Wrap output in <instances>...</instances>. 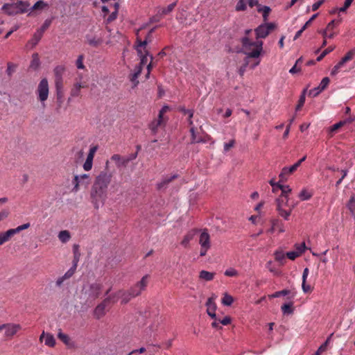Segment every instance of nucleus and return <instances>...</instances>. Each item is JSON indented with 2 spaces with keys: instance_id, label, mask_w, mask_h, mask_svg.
<instances>
[{
  "instance_id": "obj_41",
  "label": "nucleus",
  "mask_w": 355,
  "mask_h": 355,
  "mask_svg": "<svg viewBox=\"0 0 355 355\" xmlns=\"http://www.w3.org/2000/svg\"><path fill=\"white\" fill-rule=\"evenodd\" d=\"M335 49V46H331L324 49L322 53L317 58L316 61L320 62L321 61L324 56H326L328 53L333 51Z\"/></svg>"
},
{
  "instance_id": "obj_25",
  "label": "nucleus",
  "mask_w": 355,
  "mask_h": 355,
  "mask_svg": "<svg viewBox=\"0 0 355 355\" xmlns=\"http://www.w3.org/2000/svg\"><path fill=\"white\" fill-rule=\"evenodd\" d=\"M214 299H215L214 297H209L206 302L205 305L207 306V313L216 312L217 306L214 302Z\"/></svg>"
},
{
  "instance_id": "obj_35",
  "label": "nucleus",
  "mask_w": 355,
  "mask_h": 355,
  "mask_svg": "<svg viewBox=\"0 0 355 355\" xmlns=\"http://www.w3.org/2000/svg\"><path fill=\"white\" fill-rule=\"evenodd\" d=\"M176 5H177V1H175V2L169 4L166 8H162L161 9L160 14L162 15H166L169 14L170 12H171L173 10V9L176 6Z\"/></svg>"
},
{
  "instance_id": "obj_63",
  "label": "nucleus",
  "mask_w": 355,
  "mask_h": 355,
  "mask_svg": "<svg viewBox=\"0 0 355 355\" xmlns=\"http://www.w3.org/2000/svg\"><path fill=\"white\" fill-rule=\"evenodd\" d=\"M83 55H80L76 60V67L78 69H84L85 68V66L83 64Z\"/></svg>"
},
{
  "instance_id": "obj_8",
  "label": "nucleus",
  "mask_w": 355,
  "mask_h": 355,
  "mask_svg": "<svg viewBox=\"0 0 355 355\" xmlns=\"http://www.w3.org/2000/svg\"><path fill=\"white\" fill-rule=\"evenodd\" d=\"M103 286L98 283H94L89 285L88 291L85 292L87 298L96 300L99 297L101 294Z\"/></svg>"
},
{
  "instance_id": "obj_58",
  "label": "nucleus",
  "mask_w": 355,
  "mask_h": 355,
  "mask_svg": "<svg viewBox=\"0 0 355 355\" xmlns=\"http://www.w3.org/2000/svg\"><path fill=\"white\" fill-rule=\"evenodd\" d=\"M274 255L275 260L279 262H282L285 258V254L282 251H276Z\"/></svg>"
},
{
  "instance_id": "obj_15",
  "label": "nucleus",
  "mask_w": 355,
  "mask_h": 355,
  "mask_svg": "<svg viewBox=\"0 0 355 355\" xmlns=\"http://www.w3.org/2000/svg\"><path fill=\"white\" fill-rule=\"evenodd\" d=\"M87 44L93 47L97 48L103 42V39L101 37H96L87 35L86 36Z\"/></svg>"
},
{
  "instance_id": "obj_24",
  "label": "nucleus",
  "mask_w": 355,
  "mask_h": 355,
  "mask_svg": "<svg viewBox=\"0 0 355 355\" xmlns=\"http://www.w3.org/2000/svg\"><path fill=\"white\" fill-rule=\"evenodd\" d=\"M118 295H120V297L121 298V304H127L131 298L134 297L130 295V293L128 291H123L119 290L118 291Z\"/></svg>"
},
{
  "instance_id": "obj_53",
  "label": "nucleus",
  "mask_w": 355,
  "mask_h": 355,
  "mask_svg": "<svg viewBox=\"0 0 355 355\" xmlns=\"http://www.w3.org/2000/svg\"><path fill=\"white\" fill-rule=\"evenodd\" d=\"M225 275L227 277H236L239 275L238 271L233 268H230L225 271Z\"/></svg>"
},
{
  "instance_id": "obj_17",
  "label": "nucleus",
  "mask_w": 355,
  "mask_h": 355,
  "mask_svg": "<svg viewBox=\"0 0 355 355\" xmlns=\"http://www.w3.org/2000/svg\"><path fill=\"white\" fill-rule=\"evenodd\" d=\"M199 244L200 246L211 247L210 236L207 230H205L200 235Z\"/></svg>"
},
{
  "instance_id": "obj_40",
  "label": "nucleus",
  "mask_w": 355,
  "mask_h": 355,
  "mask_svg": "<svg viewBox=\"0 0 355 355\" xmlns=\"http://www.w3.org/2000/svg\"><path fill=\"white\" fill-rule=\"evenodd\" d=\"M288 170L287 169V167H284L282 169L281 173L279 175V182H284L287 180V176L291 175V173H288Z\"/></svg>"
},
{
  "instance_id": "obj_59",
  "label": "nucleus",
  "mask_w": 355,
  "mask_h": 355,
  "mask_svg": "<svg viewBox=\"0 0 355 355\" xmlns=\"http://www.w3.org/2000/svg\"><path fill=\"white\" fill-rule=\"evenodd\" d=\"M300 256V252H297V251H291L286 253V257L291 260H295Z\"/></svg>"
},
{
  "instance_id": "obj_49",
  "label": "nucleus",
  "mask_w": 355,
  "mask_h": 355,
  "mask_svg": "<svg viewBox=\"0 0 355 355\" xmlns=\"http://www.w3.org/2000/svg\"><path fill=\"white\" fill-rule=\"evenodd\" d=\"M58 337L64 344H66V345L69 344V340H70L69 337L68 336V335L63 334L60 329V331L58 332Z\"/></svg>"
},
{
  "instance_id": "obj_13",
  "label": "nucleus",
  "mask_w": 355,
  "mask_h": 355,
  "mask_svg": "<svg viewBox=\"0 0 355 355\" xmlns=\"http://www.w3.org/2000/svg\"><path fill=\"white\" fill-rule=\"evenodd\" d=\"M65 71V67L62 65L56 66L54 69V76H55V84L60 85V83H63L62 76Z\"/></svg>"
},
{
  "instance_id": "obj_64",
  "label": "nucleus",
  "mask_w": 355,
  "mask_h": 355,
  "mask_svg": "<svg viewBox=\"0 0 355 355\" xmlns=\"http://www.w3.org/2000/svg\"><path fill=\"white\" fill-rule=\"evenodd\" d=\"M302 288L304 293H309L313 290L310 285L306 284V281H302Z\"/></svg>"
},
{
  "instance_id": "obj_36",
  "label": "nucleus",
  "mask_w": 355,
  "mask_h": 355,
  "mask_svg": "<svg viewBox=\"0 0 355 355\" xmlns=\"http://www.w3.org/2000/svg\"><path fill=\"white\" fill-rule=\"evenodd\" d=\"M234 302V298L232 295L225 293L222 299V304L225 306H231Z\"/></svg>"
},
{
  "instance_id": "obj_23",
  "label": "nucleus",
  "mask_w": 355,
  "mask_h": 355,
  "mask_svg": "<svg viewBox=\"0 0 355 355\" xmlns=\"http://www.w3.org/2000/svg\"><path fill=\"white\" fill-rule=\"evenodd\" d=\"M75 271H76V270H73L72 268H71L67 272H65V274L63 276L59 277L56 280V282H55L56 286H60L64 280L69 279L70 277H71L73 275V274L75 273Z\"/></svg>"
},
{
  "instance_id": "obj_19",
  "label": "nucleus",
  "mask_w": 355,
  "mask_h": 355,
  "mask_svg": "<svg viewBox=\"0 0 355 355\" xmlns=\"http://www.w3.org/2000/svg\"><path fill=\"white\" fill-rule=\"evenodd\" d=\"M178 175L175 174V175L171 176L170 178H164L160 182L157 184V185H156L157 189L160 191L162 189L166 188L170 182H171L175 179L178 178Z\"/></svg>"
},
{
  "instance_id": "obj_18",
  "label": "nucleus",
  "mask_w": 355,
  "mask_h": 355,
  "mask_svg": "<svg viewBox=\"0 0 355 355\" xmlns=\"http://www.w3.org/2000/svg\"><path fill=\"white\" fill-rule=\"evenodd\" d=\"M15 234H17V232L15 229H10L5 232L0 233V245L8 241Z\"/></svg>"
},
{
  "instance_id": "obj_3",
  "label": "nucleus",
  "mask_w": 355,
  "mask_h": 355,
  "mask_svg": "<svg viewBox=\"0 0 355 355\" xmlns=\"http://www.w3.org/2000/svg\"><path fill=\"white\" fill-rule=\"evenodd\" d=\"M29 8L30 3L28 1L19 0L12 3H5L1 9L8 15H15L26 12Z\"/></svg>"
},
{
  "instance_id": "obj_28",
  "label": "nucleus",
  "mask_w": 355,
  "mask_h": 355,
  "mask_svg": "<svg viewBox=\"0 0 355 355\" xmlns=\"http://www.w3.org/2000/svg\"><path fill=\"white\" fill-rule=\"evenodd\" d=\"M55 87L56 89L57 101L59 103H62L64 96L63 83H60V85L55 84Z\"/></svg>"
},
{
  "instance_id": "obj_47",
  "label": "nucleus",
  "mask_w": 355,
  "mask_h": 355,
  "mask_svg": "<svg viewBox=\"0 0 355 355\" xmlns=\"http://www.w3.org/2000/svg\"><path fill=\"white\" fill-rule=\"evenodd\" d=\"M312 194L309 192H308L306 189H303L300 193H299V198L301 200H306L311 198Z\"/></svg>"
},
{
  "instance_id": "obj_56",
  "label": "nucleus",
  "mask_w": 355,
  "mask_h": 355,
  "mask_svg": "<svg viewBox=\"0 0 355 355\" xmlns=\"http://www.w3.org/2000/svg\"><path fill=\"white\" fill-rule=\"evenodd\" d=\"M42 37V32H37L34 34L32 40H31V42H33V44L34 45L37 44L38 43V42L41 40Z\"/></svg>"
},
{
  "instance_id": "obj_10",
  "label": "nucleus",
  "mask_w": 355,
  "mask_h": 355,
  "mask_svg": "<svg viewBox=\"0 0 355 355\" xmlns=\"http://www.w3.org/2000/svg\"><path fill=\"white\" fill-rule=\"evenodd\" d=\"M110 302V297L105 298L94 310V315L96 319H100L105 315V307Z\"/></svg>"
},
{
  "instance_id": "obj_27",
  "label": "nucleus",
  "mask_w": 355,
  "mask_h": 355,
  "mask_svg": "<svg viewBox=\"0 0 355 355\" xmlns=\"http://www.w3.org/2000/svg\"><path fill=\"white\" fill-rule=\"evenodd\" d=\"M333 335L334 334H330L326 341L319 347L318 350L313 355H320L322 352H325Z\"/></svg>"
},
{
  "instance_id": "obj_9",
  "label": "nucleus",
  "mask_w": 355,
  "mask_h": 355,
  "mask_svg": "<svg viewBox=\"0 0 355 355\" xmlns=\"http://www.w3.org/2000/svg\"><path fill=\"white\" fill-rule=\"evenodd\" d=\"M340 20L336 21L335 19L331 20L324 30L318 31V33L322 34L324 38L329 37L332 39L334 37L336 33L333 31L334 28L336 25L339 24Z\"/></svg>"
},
{
  "instance_id": "obj_14",
  "label": "nucleus",
  "mask_w": 355,
  "mask_h": 355,
  "mask_svg": "<svg viewBox=\"0 0 355 355\" xmlns=\"http://www.w3.org/2000/svg\"><path fill=\"white\" fill-rule=\"evenodd\" d=\"M166 121L164 118H157V119H154L152 121L149 125L148 128L151 130L153 135H156L158 131V128L162 125H164Z\"/></svg>"
},
{
  "instance_id": "obj_7",
  "label": "nucleus",
  "mask_w": 355,
  "mask_h": 355,
  "mask_svg": "<svg viewBox=\"0 0 355 355\" xmlns=\"http://www.w3.org/2000/svg\"><path fill=\"white\" fill-rule=\"evenodd\" d=\"M49 90V83L47 79H42L38 85L37 89L38 98L41 102H44L48 98Z\"/></svg>"
},
{
  "instance_id": "obj_48",
  "label": "nucleus",
  "mask_w": 355,
  "mask_h": 355,
  "mask_svg": "<svg viewBox=\"0 0 355 355\" xmlns=\"http://www.w3.org/2000/svg\"><path fill=\"white\" fill-rule=\"evenodd\" d=\"M330 82V80L328 77H324L321 80L319 87V92H322L324 89H326V87L328 86L329 83Z\"/></svg>"
},
{
  "instance_id": "obj_5",
  "label": "nucleus",
  "mask_w": 355,
  "mask_h": 355,
  "mask_svg": "<svg viewBox=\"0 0 355 355\" xmlns=\"http://www.w3.org/2000/svg\"><path fill=\"white\" fill-rule=\"evenodd\" d=\"M178 110L180 112H181L182 113H183L184 114L189 115L188 122H189V125L191 126V129H190V132L191 135V144H196V143L203 142L204 140L202 139V137L197 136V135L196 134L195 128L193 126V121L191 119L193 116V110H187L184 107H182V106L178 107Z\"/></svg>"
},
{
  "instance_id": "obj_16",
  "label": "nucleus",
  "mask_w": 355,
  "mask_h": 355,
  "mask_svg": "<svg viewBox=\"0 0 355 355\" xmlns=\"http://www.w3.org/2000/svg\"><path fill=\"white\" fill-rule=\"evenodd\" d=\"M138 55L140 57V63L138 66H141L143 68V65H144L147 62V57L150 56V61L153 60V55L150 54L148 51L145 49L143 52L142 49H138Z\"/></svg>"
},
{
  "instance_id": "obj_34",
  "label": "nucleus",
  "mask_w": 355,
  "mask_h": 355,
  "mask_svg": "<svg viewBox=\"0 0 355 355\" xmlns=\"http://www.w3.org/2000/svg\"><path fill=\"white\" fill-rule=\"evenodd\" d=\"M40 64L39 55L37 53H33L32 55V61L31 62L30 67L37 69Z\"/></svg>"
},
{
  "instance_id": "obj_62",
  "label": "nucleus",
  "mask_w": 355,
  "mask_h": 355,
  "mask_svg": "<svg viewBox=\"0 0 355 355\" xmlns=\"http://www.w3.org/2000/svg\"><path fill=\"white\" fill-rule=\"evenodd\" d=\"M92 162H93V160L87 158L85 162L83 164V168L85 171L91 170V168L92 167Z\"/></svg>"
},
{
  "instance_id": "obj_51",
  "label": "nucleus",
  "mask_w": 355,
  "mask_h": 355,
  "mask_svg": "<svg viewBox=\"0 0 355 355\" xmlns=\"http://www.w3.org/2000/svg\"><path fill=\"white\" fill-rule=\"evenodd\" d=\"M290 293V291L287 289H284L280 291H277L274 293L273 294L269 295V297L273 298V297H279L281 295H286Z\"/></svg>"
},
{
  "instance_id": "obj_37",
  "label": "nucleus",
  "mask_w": 355,
  "mask_h": 355,
  "mask_svg": "<svg viewBox=\"0 0 355 355\" xmlns=\"http://www.w3.org/2000/svg\"><path fill=\"white\" fill-rule=\"evenodd\" d=\"M83 87V86L80 83H76L73 85V87H72L71 90V96L76 97L79 96L80 89Z\"/></svg>"
},
{
  "instance_id": "obj_32",
  "label": "nucleus",
  "mask_w": 355,
  "mask_h": 355,
  "mask_svg": "<svg viewBox=\"0 0 355 355\" xmlns=\"http://www.w3.org/2000/svg\"><path fill=\"white\" fill-rule=\"evenodd\" d=\"M282 311L284 314H291L293 313V302H291L282 306Z\"/></svg>"
},
{
  "instance_id": "obj_43",
  "label": "nucleus",
  "mask_w": 355,
  "mask_h": 355,
  "mask_svg": "<svg viewBox=\"0 0 355 355\" xmlns=\"http://www.w3.org/2000/svg\"><path fill=\"white\" fill-rule=\"evenodd\" d=\"M355 55V49L349 51L342 58L341 60L345 64L347 62L351 60Z\"/></svg>"
},
{
  "instance_id": "obj_52",
  "label": "nucleus",
  "mask_w": 355,
  "mask_h": 355,
  "mask_svg": "<svg viewBox=\"0 0 355 355\" xmlns=\"http://www.w3.org/2000/svg\"><path fill=\"white\" fill-rule=\"evenodd\" d=\"M347 208L352 213L354 212L355 210V196H352L347 205Z\"/></svg>"
},
{
  "instance_id": "obj_6",
  "label": "nucleus",
  "mask_w": 355,
  "mask_h": 355,
  "mask_svg": "<svg viewBox=\"0 0 355 355\" xmlns=\"http://www.w3.org/2000/svg\"><path fill=\"white\" fill-rule=\"evenodd\" d=\"M275 28L276 26L274 23H265L259 25L254 30L257 39L266 38Z\"/></svg>"
},
{
  "instance_id": "obj_55",
  "label": "nucleus",
  "mask_w": 355,
  "mask_h": 355,
  "mask_svg": "<svg viewBox=\"0 0 355 355\" xmlns=\"http://www.w3.org/2000/svg\"><path fill=\"white\" fill-rule=\"evenodd\" d=\"M147 45V41H141L140 39H139L138 37L137 38V41H136V49H137V51L138 52V49H141L142 47H144V50L146 49V46Z\"/></svg>"
},
{
  "instance_id": "obj_61",
  "label": "nucleus",
  "mask_w": 355,
  "mask_h": 355,
  "mask_svg": "<svg viewBox=\"0 0 355 355\" xmlns=\"http://www.w3.org/2000/svg\"><path fill=\"white\" fill-rule=\"evenodd\" d=\"M295 248L297 250V252H300V255H301L304 252V250L306 249L305 243L303 242L300 244H296Z\"/></svg>"
},
{
  "instance_id": "obj_39",
  "label": "nucleus",
  "mask_w": 355,
  "mask_h": 355,
  "mask_svg": "<svg viewBox=\"0 0 355 355\" xmlns=\"http://www.w3.org/2000/svg\"><path fill=\"white\" fill-rule=\"evenodd\" d=\"M148 278L149 275H146L141 278V279L139 282H138L136 284L141 289V291L145 290L146 287L147 286Z\"/></svg>"
},
{
  "instance_id": "obj_22",
  "label": "nucleus",
  "mask_w": 355,
  "mask_h": 355,
  "mask_svg": "<svg viewBox=\"0 0 355 355\" xmlns=\"http://www.w3.org/2000/svg\"><path fill=\"white\" fill-rule=\"evenodd\" d=\"M197 230H191L183 238L182 241H181V245H183L184 248H188L189 246V242L193 239L196 232Z\"/></svg>"
},
{
  "instance_id": "obj_20",
  "label": "nucleus",
  "mask_w": 355,
  "mask_h": 355,
  "mask_svg": "<svg viewBox=\"0 0 355 355\" xmlns=\"http://www.w3.org/2000/svg\"><path fill=\"white\" fill-rule=\"evenodd\" d=\"M44 336L46 337L45 345L49 347H54L55 345V340L53 336L50 334H45V333L43 331L42 334H41V336H40V342H42V339Z\"/></svg>"
},
{
  "instance_id": "obj_31",
  "label": "nucleus",
  "mask_w": 355,
  "mask_h": 355,
  "mask_svg": "<svg viewBox=\"0 0 355 355\" xmlns=\"http://www.w3.org/2000/svg\"><path fill=\"white\" fill-rule=\"evenodd\" d=\"M257 11L259 12H262L263 15V19L264 21H268V17L269 15L270 12L271 11V9L270 7L264 6H261L260 8H258Z\"/></svg>"
},
{
  "instance_id": "obj_60",
  "label": "nucleus",
  "mask_w": 355,
  "mask_h": 355,
  "mask_svg": "<svg viewBox=\"0 0 355 355\" xmlns=\"http://www.w3.org/2000/svg\"><path fill=\"white\" fill-rule=\"evenodd\" d=\"M354 0H345L343 7L339 8V12H345L347 8L351 6Z\"/></svg>"
},
{
  "instance_id": "obj_33",
  "label": "nucleus",
  "mask_w": 355,
  "mask_h": 355,
  "mask_svg": "<svg viewBox=\"0 0 355 355\" xmlns=\"http://www.w3.org/2000/svg\"><path fill=\"white\" fill-rule=\"evenodd\" d=\"M58 238L62 243H66L70 239L71 235L69 231L62 230L59 232Z\"/></svg>"
},
{
  "instance_id": "obj_11",
  "label": "nucleus",
  "mask_w": 355,
  "mask_h": 355,
  "mask_svg": "<svg viewBox=\"0 0 355 355\" xmlns=\"http://www.w3.org/2000/svg\"><path fill=\"white\" fill-rule=\"evenodd\" d=\"M73 183L74 187L73 188V191H78L79 190L80 184L85 185L87 187L89 184V175L87 174H83L81 175H75Z\"/></svg>"
},
{
  "instance_id": "obj_57",
  "label": "nucleus",
  "mask_w": 355,
  "mask_h": 355,
  "mask_svg": "<svg viewBox=\"0 0 355 355\" xmlns=\"http://www.w3.org/2000/svg\"><path fill=\"white\" fill-rule=\"evenodd\" d=\"M270 223L272 224V227L270 229L268 230V232L272 234L275 232V230L276 229V225L279 223V220L278 218H272L270 220Z\"/></svg>"
},
{
  "instance_id": "obj_45",
  "label": "nucleus",
  "mask_w": 355,
  "mask_h": 355,
  "mask_svg": "<svg viewBox=\"0 0 355 355\" xmlns=\"http://www.w3.org/2000/svg\"><path fill=\"white\" fill-rule=\"evenodd\" d=\"M344 124H345V122L340 121V122H338V123L331 125L329 128V135H330V137H332L333 136V133L334 132H336L337 130H338L340 128H341Z\"/></svg>"
},
{
  "instance_id": "obj_54",
  "label": "nucleus",
  "mask_w": 355,
  "mask_h": 355,
  "mask_svg": "<svg viewBox=\"0 0 355 355\" xmlns=\"http://www.w3.org/2000/svg\"><path fill=\"white\" fill-rule=\"evenodd\" d=\"M246 4L244 0H239L236 6L237 11H243L246 10Z\"/></svg>"
},
{
  "instance_id": "obj_12",
  "label": "nucleus",
  "mask_w": 355,
  "mask_h": 355,
  "mask_svg": "<svg viewBox=\"0 0 355 355\" xmlns=\"http://www.w3.org/2000/svg\"><path fill=\"white\" fill-rule=\"evenodd\" d=\"M3 329L6 330V336L12 337L21 329V326L18 324H5L0 326V331Z\"/></svg>"
},
{
  "instance_id": "obj_1",
  "label": "nucleus",
  "mask_w": 355,
  "mask_h": 355,
  "mask_svg": "<svg viewBox=\"0 0 355 355\" xmlns=\"http://www.w3.org/2000/svg\"><path fill=\"white\" fill-rule=\"evenodd\" d=\"M112 178V173L105 169L101 171L95 179L91 190L92 201L96 209L103 205L106 198L107 189L111 182Z\"/></svg>"
},
{
  "instance_id": "obj_46",
  "label": "nucleus",
  "mask_w": 355,
  "mask_h": 355,
  "mask_svg": "<svg viewBox=\"0 0 355 355\" xmlns=\"http://www.w3.org/2000/svg\"><path fill=\"white\" fill-rule=\"evenodd\" d=\"M306 91V89H304L303 91L302 94H301L300 97V99L298 101V103H297V105L296 106V108H295V110L297 111L300 110L302 108V107L304 105V104Z\"/></svg>"
},
{
  "instance_id": "obj_44",
  "label": "nucleus",
  "mask_w": 355,
  "mask_h": 355,
  "mask_svg": "<svg viewBox=\"0 0 355 355\" xmlns=\"http://www.w3.org/2000/svg\"><path fill=\"white\" fill-rule=\"evenodd\" d=\"M355 55V49L349 51L342 58L341 60L345 64L347 62L351 60Z\"/></svg>"
},
{
  "instance_id": "obj_50",
  "label": "nucleus",
  "mask_w": 355,
  "mask_h": 355,
  "mask_svg": "<svg viewBox=\"0 0 355 355\" xmlns=\"http://www.w3.org/2000/svg\"><path fill=\"white\" fill-rule=\"evenodd\" d=\"M16 67H17L16 64H15L12 62H8L6 72L9 77L12 76V74L15 71Z\"/></svg>"
},
{
  "instance_id": "obj_29",
  "label": "nucleus",
  "mask_w": 355,
  "mask_h": 355,
  "mask_svg": "<svg viewBox=\"0 0 355 355\" xmlns=\"http://www.w3.org/2000/svg\"><path fill=\"white\" fill-rule=\"evenodd\" d=\"M141 71L142 67L141 66H137L136 71L131 76L130 81L134 83L135 87L139 84L137 78L141 74Z\"/></svg>"
},
{
  "instance_id": "obj_30",
  "label": "nucleus",
  "mask_w": 355,
  "mask_h": 355,
  "mask_svg": "<svg viewBox=\"0 0 355 355\" xmlns=\"http://www.w3.org/2000/svg\"><path fill=\"white\" fill-rule=\"evenodd\" d=\"M49 7V4L42 0L37 1L29 10H43L46 8Z\"/></svg>"
},
{
  "instance_id": "obj_42",
  "label": "nucleus",
  "mask_w": 355,
  "mask_h": 355,
  "mask_svg": "<svg viewBox=\"0 0 355 355\" xmlns=\"http://www.w3.org/2000/svg\"><path fill=\"white\" fill-rule=\"evenodd\" d=\"M114 6L115 8V10L114 11H113L110 15L109 17H107V23H110L112 22V21H114V19H116V17H117V12H118V8H119V4L117 3H115L114 4Z\"/></svg>"
},
{
  "instance_id": "obj_38",
  "label": "nucleus",
  "mask_w": 355,
  "mask_h": 355,
  "mask_svg": "<svg viewBox=\"0 0 355 355\" xmlns=\"http://www.w3.org/2000/svg\"><path fill=\"white\" fill-rule=\"evenodd\" d=\"M128 291L130 293V295H132V296H133L134 297L139 296L142 292L141 289L136 284L134 286H132L128 290Z\"/></svg>"
},
{
  "instance_id": "obj_4",
  "label": "nucleus",
  "mask_w": 355,
  "mask_h": 355,
  "mask_svg": "<svg viewBox=\"0 0 355 355\" xmlns=\"http://www.w3.org/2000/svg\"><path fill=\"white\" fill-rule=\"evenodd\" d=\"M241 44L244 49L250 50L252 46H255V49L251 52H244L245 55H248V57H252V58H257L261 54V52L263 49V42L262 41H257V42H251L248 37H243L241 40Z\"/></svg>"
},
{
  "instance_id": "obj_2",
  "label": "nucleus",
  "mask_w": 355,
  "mask_h": 355,
  "mask_svg": "<svg viewBox=\"0 0 355 355\" xmlns=\"http://www.w3.org/2000/svg\"><path fill=\"white\" fill-rule=\"evenodd\" d=\"M278 188L282 191V193L279 198H277L275 200L277 204V211L279 213V215L283 217L285 220H288L289 216L291 214L293 209L295 207V205H291L288 209L286 210L282 209V205H281V202L284 200L285 198L284 204L287 205L288 202V195L291 192V189L288 185H282L278 184Z\"/></svg>"
},
{
  "instance_id": "obj_26",
  "label": "nucleus",
  "mask_w": 355,
  "mask_h": 355,
  "mask_svg": "<svg viewBox=\"0 0 355 355\" xmlns=\"http://www.w3.org/2000/svg\"><path fill=\"white\" fill-rule=\"evenodd\" d=\"M215 273L207 270H201L199 273V278L205 281H211L214 278Z\"/></svg>"
},
{
  "instance_id": "obj_21",
  "label": "nucleus",
  "mask_w": 355,
  "mask_h": 355,
  "mask_svg": "<svg viewBox=\"0 0 355 355\" xmlns=\"http://www.w3.org/2000/svg\"><path fill=\"white\" fill-rule=\"evenodd\" d=\"M73 266L71 268L73 270H76L78 263L79 261L80 257V252H79V245L74 244L73 245Z\"/></svg>"
}]
</instances>
